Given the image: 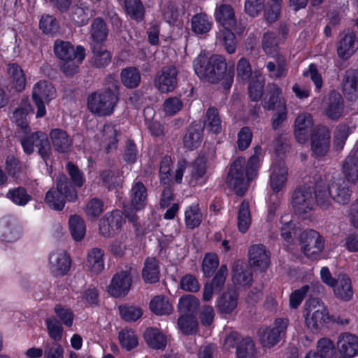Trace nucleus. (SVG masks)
Masks as SVG:
<instances>
[{
    "label": "nucleus",
    "mask_w": 358,
    "mask_h": 358,
    "mask_svg": "<svg viewBox=\"0 0 358 358\" xmlns=\"http://www.w3.org/2000/svg\"><path fill=\"white\" fill-rule=\"evenodd\" d=\"M195 73L208 83H220L225 90H229L233 83L234 69L228 66L225 58L220 55H213L209 58L199 56L194 61Z\"/></svg>",
    "instance_id": "f257e3e1"
},
{
    "label": "nucleus",
    "mask_w": 358,
    "mask_h": 358,
    "mask_svg": "<svg viewBox=\"0 0 358 358\" xmlns=\"http://www.w3.org/2000/svg\"><path fill=\"white\" fill-rule=\"evenodd\" d=\"M261 155L262 148L256 146L255 154L250 157L247 165L243 157H238L231 164L226 182L238 195L242 196L248 188V182L257 176Z\"/></svg>",
    "instance_id": "f03ea898"
},
{
    "label": "nucleus",
    "mask_w": 358,
    "mask_h": 358,
    "mask_svg": "<svg viewBox=\"0 0 358 358\" xmlns=\"http://www.w3.org/2000/svg\"><path fill=\"white\" fill-rule=\"evenodd\" d=\"M54 52L60 60L59 66L66 76H72L78 72L79 65L85 57V48L80 45L74 46L68 41L56 40Z\"/></svg>",
    "instance_id": "7ed1b4c3"
},
{
    "label": "nucleus",
    "mask_w": 358,
    "mask_h": 358,
    "mask_svg": "<svg viewBox=\"0 0 358 358\" xmlns=\"http://www.w3.org/2000/svg\"><path fill=\"white\" fill-rule=\"evenodd\" d=\"M113 89H106L92 94L87 100V106L90 112L99 116L110 115L113 113L118 101V83L113 80Z\"/></svg>",
    "instance_id": "20e7f679"
},
{
    "label": "nucleus",
    "mask_w": 358,
    "mask_h": 358,
    "mask_svg": "<svg viewBox=\"0 0 358 358\" xmlns=\"http://www.w3.org/2000/svg\"><path fill=\"white\" fill-rule=\"evenodd\" d=\"M77 198V192L70 185L67 176L60 174L56 179V188H52L46 193L45 200L50 208L62 210L66 201L74 202Z\"/></svg>",
    "instance_id": "39448f33"
},
{
    "label": "nucleus",
    "mask_w": 358,
    "mask_h": 358,
    "mask_svg": "<svg viewBox=\"0 0 358 358\" xmlns=\"http://www.w3.org/2000/svg\"><path fill=\"white\" fill-rule=\"evenodd\" d=\"M292 206L295 214L306 219L315 208V197L309 186L297 187L292 195Z\"/></svg>",
    "instance_id": "423d86ee"
},
{
    "label": "nucleus",
    "mask_w": 358,
    "mask_h": 358,
    "mask_svg": "<svg viewBox=\"0 0 358 358\" xmlns=\"http://www.w3.org/2000/svg\"><path fill=\"white\" fill-rule=\"evenodd\" d=\"M304 317L306 324L311 331L322 328L329 319L327 308L318 299H311L305 304Z\"/></svg>",
    "instance_id": "0eeeda50"
},
{
    "label": "nucleus",
    "mask_w": 358,
    "mask_h": 358,
    "mask_svg": "<svg viewBox=\"0 0 358 358\" xmlns=\"http://www.w3.org/2000/svg\"><path fill=\"white\" fill-rule=\"evenodd\" d=\"M55 96L56 90L50 83L40 80L34 85L31 97L37 108V118L42 117L46 114L45 104H48Z\"/></svg>",
    "instance_id": "6e6552de"
},
{
    "label": "nucleus",
    "mask_w": 358,
    "mask_h": 358,
    "mask_svg": "<svg viewBox=\"0 0 358 358\" xmlns=\"http://www.w3.org/2000/svg\"><path fill=\"white\" fill-rule=\"evenodd\" d=\"M21 144L24 151L28 155L33 153L34 146H35L38 148V153L45 162L50 158L51 146L47 135L43 131H36L27 135L22 139Z\"/></svg>",
    "instance_id": "1a4fd4ad"
},
{
    "label": "nucleus",
    "mask_w": 358,
    "mask_h": 358,
    "mask_svg": "<svg viewBox=\"0 0 358 358\" xmlns=\"http://www.w3.org/2000/svg\"><path fill=\"white\" fill-rule=\"evenodd\" d=\"M289 321L286 318L276 319L273 326L262 329L259 331V340L264 347L271 348L285 335Z\"/></svg>",
    "instance_id": "9d476101"
},
{
    "label": "nucleus",
    "mask_w": 358,
    "mask_h": 358,
    "mask_svg": "<svg viewBox=\"0 0 358 358\" xmlns=\"http://www.w3.org/2000/svg\"><path fill=\"white\" fill-rule=\"evenodd\" d=\"M301 248L306 256L315 258L324 249V240L315 230L303 231L300 236Z\"/></svg>",
    "instance_id": "9b49d317"
},
{
    "label": "nucleus",
    "mask_w": 358,
    "mask_h": 358,
    "mask_svg": "<svg viewBox=\"0 0 358 358\" xmlns=\"http://www.w3.org/2000/svg\"><path fill=\"white\" fill-rule=\"evenodd\" d=\"M330 130L328 127L319 125L311 135V150L317 157H323L329 151L330 144Z\"/></svg>",
    "instance_id": "f8f14e48"
},
{
    "label": "nucleus",
    "mask_w": 358,
    "mask_h": 358,
    "mask_svg": "<svg viewBox=\"0 0 358 358\" xmlns=\"http://www.w3.org/2000/svg\"><path fill=\"white\" fill-rule=\"evenodd\" d=\"M131 268L117 272L112 278L108 287V293L116 298L127 294L131 285Z\"/></svg>",
    "instance_id": "ddd939ff"
},
{
    "label": "nucleus",
    "mask_w": 358,
    "mask_h": 358,
    "mask_svg": "<svg viewBox=\"0 0 358 358\" xmlns=\"http://www.w3.org/2000/svg\"><path fill=\"white\" fill-rule=\"evenodd\" d=\"M178 71L175 66L164 67L155 78V85L162 93L172 92L177 85Z\"/></svg>",
    "instance_id": "4468645a"
},
{
    "label": "nucleus",
    "mask_w": 358,
    "mask_h": 358,
    "mask_svg": "<svg viewBox=\"0 0 358 358\" xmlns=\"http://www.w3.org/2000/svg\"><path fill=\"white\" fill-rule=\"evenodd\" d=\"M350 184L352 183L344 178H333L329 185L332 199L336 203L340 205H346L350 202L352 192Z\"/></svg>",
    "instance_id": "2eb2a0df"
},
{
    "label": "nucleus",
    "mask_w": 358,
    "mask_h": 358,
    "mask_svg": "<svg viewBox=\"0 0 358 358\" xmlns=\"http://www.w3.org/2000/svg\"><path fill=\"white\" fill-rule=\"evenodd\" d=\"M249 262L251 266L265 271L270 264V252L263 244H255L248 250Z\"/></svg>",
    "instance_id": "dca6fc26"
},
{
    "label": "nucleus",
    "mask_w": 358,
    "mask_h": 358,
    "mask_svg": "<svg viewBox=\"0 0 358 358\" xmlns=\"http://www.w3.org/2000/svg\"><path fill=\"white\" fill-rule=\"evenodd\" d=\"M49 264L55 275H64L70 268L71 259L65 250H57L50 254Z\"/></svg>",
    "instance_id": "f3484780"
},
{
    "label": "nucleus",
    "mask_w": 358,
    "mask_h": 358,
    "mask_svg": "<svg viewBox=\"0 0 358 358\" xmlns=\"http://www.w3.org/2000/svg\"><path fill=\"white\" fill-rule=\"evenodd\" d=\"M339 353L345 358H351L358 353V338L349 332L341 334L337 341Z\"/></svg>",
    "instance_id": "a211bd4d"
},
{
    "label": "nucleus",
    "mask_w": 358,
    "mask_h": 358,
    "mask_svg": "<svg viewBox=\"0 0 358 358\" xmlns=\"http://www.w3.org/2000/svg\"><path fill=\"white\" fill-rule=\"evenodd\" d=\"M313 125L311 115L308 113L299 114L294 122V136L299 143H304L308 139Z\"/></svg>",
    "instance_id": "6ab92c4d"
},
{
    "label": "nucleus",
    "mask_w": 358,
    "mask_h": 358,
    "mask_svg": "<svg viewBox=\"0 0 358 358\" xmlns=\"http://www.w3.org/2000/svg\"><path fill=\"white\" fill-rule=\"evenodd\" d=\"M358 48L355 34L350 30L344 32L337 47L338 55L343 59L350 58Z\"/></svg>",
    "instance_id": "aec40b11"
},
{
    "label": "nucleus",
    "mask_w": 358,
    "mask_h": 358,
    "mask_svg": "<svg viewBox=\"0 0 358 358\" xmlns=\"http://www.w3.org/2000/svg\"><path fill=\"white\" fill-rule=\"evenodd\" d=\"M343 93L348 100L358 99V69H348L342 81Z\"/></svg>",
    "instance_id": "412c9836"
},
{
    "label": "nucleus",
    "mask_w": 358,
    "mask_h": 358,
    "mask_svg": "<svg viewBox=\"0 0 358 358\" xmlns=\"http://www.w3.org/2000/svg\"><path fill=\"white\" fill-rule=\"evenodd\" d=\"M334 295L340 300L349 301L353 296V289L351 279L345 274H339L334 285Z\"/></svg>",
    "instance_id": "4be33fe9"
},
{
    "label": "nucleus",
    "mask_w": 358,
    "mask_h": 358,
    "mask_svg": "<svg viewBox=\"0 0 358 358\" xmlns=\"http://www.w3.org/2000/svg\"><path fill=\"white\" fill-rule=\"evenodd\" d=\"M324 111L326 115L331 120H338L342 116L343 112V100L338 92L332 91L329 93L326 102Z\"/></svg>",
    "instance_id": "5701e85b"
},
{
    "label": "nucleus",
    "mask_w": 358,
    "mask_h": 358,
    "mask_svg": "<svg viewBox=\"0 0 358 358\" xmlns=\"http://www.w3.org/2000/svg\"><path fill=\"white\" fill-rule=\"evenodd\" d=\"M208 178L206 160L203 157H197L190 165L189 184L195 186L203 184Z\"/></svg>",
    "instance_id": "b1692460"
},
{
    "label": "nucleus",
    "mask_w": 358,
    "mask_h": 358,
    "mask_svg": "<svg viewBox=\"0 0 358 358\" xmlns=\"http://www.w3.org/2000/svg\"><path fill=\"white\" fill-rule=\"evenodd\" d=\"M287 174V168L283 163L273 165L270 176V186L274 192L278 193L285 187Z\"/></svg>",
    "instance_id": "393cba45"
},
{
    "label": "nucleus",
    "mask_w": 358,
    "mask_h": 358,
    "mask_svg": "<svg viewBox=\"0 0 358 358\" xmlns=\"http://www.w3.org/2000/svg\"><path fill=\"white\" fill-rule=\"evenodd\" d=\"M215 17L223 28H234L236 25L235 13L231 6L222 3L216 8Z\"/></svg>",
    "instance_id": "a878e982"
},
{
    "label": "nucleus",
    "mask_w": 358,
    "mask_h": 358,
    "mask_svg": "<svg viewBox=\"0 0 358 358\" xmlns=\"http://www.w3.org/2000/svg\"><path fill=\"white\" fill-rule=\"evenodd\" d=\"M131 205L136 210L143 209L148 200L147 189L141 181H134L130 193Z\"/></svg>",
    "instance_id": "bb28decb"
},
{
    "label": "nucleus",
    "mask_w": 358,
    "mask_h": 358,
    "mask_svg": "<svg viewBox=\"0 0 358 358\" xmlns=\"http://www.w3.org/2000/svg\"><path fill=\"white\" fill-rule=\"evenodd\" d=\"M238 304V294L236 292L228 291L224 292L217 300L216 308L221 314H231L236 308Z\"/></svg>",
    "instance_id": "cd10ccee"
},
{
    "label": "nucleus",
    "mask_w": 358,
    "mask_h": 358,
    "mask_svg": "<svg viewBox=\"0 0 358 358\" xmlns=\"http://www.w3.org/2000/svg\"><path fill=\"white\" fill-rule=\"evenodd\" d=\"M0 229L4 241L13 242L20 237V227L13 217H3L1 221Z\"/></svg>",
    "instance_id": "c85d7f7f"
},
{
    "label": "nucleus",
    "mask_w": 358,
    "mask_h": 358,
    "mask_svg": "<svg viewBox=\"0 0 358 358\" xmlns=\"http://www.w3.org/2000/svg\"><path fill=\"white\" fill-rule=\"evenodd\" d=\"M49 136L55 150L58 152H66L72 144L70 136L63 129H53L50 131Z\"/></svg>",
    "instance_id": "c756f323"
},
{
    "label": "nucleus",
    "mask_w": 358,
    "mask_h": 358,
    "mask_svg": "<svg viewBox=\"0 0 358 358\" xmlns=\"http://www.w3.org/2000/svg\"><path fill=\"white\" fill-rule=\"evenodd\" d=\"M93 15V10L87 6L86 2L80 0L71 8V20L79 26L86 24Z\"/></svg>",
    "instance_id": "7c9ffc66"
},
{
    "label": "nucleus",
    "mask_w": 358,
    "mask_h": 358,
    "mask_svg": "<svg viewBox=\"0 0 358 358\" xmlns=\"http://www.w3.org/2000/svg\"><path fill=\"white\" fill-rule=\"evenodd\" d=\"M345 179L355 183L358 180V150L351 152L343 164Z\"/></svg>",
    "instance_id": "2f4dec72"
},
{
    "label": "nucleus",
    "mask_w": 358,
    "mask_h": 358,
    "mask_svg": "<svg viewBox=\"0 0 358 358\" xmlns=\"http://www.w3.org/2000/svg\"><path fill=\"white\" fill-rule=\"evenodd\" d=\"M232 279L235 284L248 285L250 284L252 275L251 268L245 263L236 262L232 270Z\"/></svg>",
    "instance_id": "473e14b6"
},
{
    "label": "nucleus",
    "mask_w": 358,
    "mask_h": 358,
    "mask_svg": "<svg viewBox=\"0 0 358 358\" xmlns=\"http://www.w3.org/2000/svg\"><path fill=\"white\" fill-rule=\"evenodd\" d=\"M203 138V128L201 125H191L183 137L184 146L189 150L197 148Z\"/></svg>",
    "instance_id": "72a5a7b5"
},
{
    "label": "nucleus",
    "mask_w": 358,
    "mask_h": 358,
    "mask_svg": "<svg viewBox=\"0 0 358 358\" xmlns=\"http://www.w3.org/2000/svg\"><path fill=\"white\" fill-rule=\"evenodd\" d=\"M158 261L154 257H148L144 263L142 277L145 282L155 283L159 280Z\"/></svg>",
    "instance_id": "f704fd0d"
},
{
    "label": "nucleus",
    "mask_w": 358,
    "mask_h": 358,
    "mask_svg": "<svg viewBox=\"0 0 358 358\" xmlns=\"http://www.w3.org/2000/svg\"><path fill=\"white\" fill-rule=\"evenodd\" d=\"M144 336L147 344L153 349L163 350L166 345V336L156 328L148 329Z\"/></svg>",
    "instance_id": "c9c22d12"
},
{
    "label": "nucleus",
    "mask_w": 358,
    "mask_h": 358,
    "mask_svg": "<svg viewBox=\"0 0 358 358\" xmlns=\"http://www.w3.org/2000/svg\"><path fill=\"white\" fill-rule=\"evenodd\" d=\"M91 46L92 50V56L90 60L91 65L96 68H104L108 66L112 58L110 52L98 45H91Z\"/></svg>",
    "instance_id": "e433bc0d"
},
{
    "label": "nucleus",
    "mask_w": 358,
    "mask_h": 358,
    "mask_svg": "<svg viewBox=\"0 0 358 358\" xmlns=\"http://www.w3.org/2000/svg\"><path fill=\"white\" fill-rule=\"evenodd\" d=\"M90 34L92 39V45L97 46L106 41L108 36V30L106 23L103 20L96 18L93 20L91 24Z\"/></svg>",
    "instance_id": "4c0bfd02"
},
{
    "label": "nucleus",
    "mask_w": 358,
    "mask_h": 358,
    "mask_svg": "<svg viewBox=\"0 0 358 358\" xmlns=\"http://www.w3.org/2000/svg\"><path fill=\"white\" fill-rule=\"evenodd\" d=\"M251 224V214L250 204L247 201H243L240 205L237 215V227L240 232L246 233Z\"/></svg>",
    "instance_id": "58836bf2"
},
{
    "label": "nucleus",
    "mask_w": 358,
    "mask_h": 358,
    "mask_svg": "<svg viewBox=\"0 0 358 358\" xmlns=\"http://www.w3.org/2000/svg\"><path fill=\"white\" fill-rule=\"evenodd\" d=\"M150 309L157 315H168L172 313L173 306L166 297L159 295L150 301Z\"/></svg>",
    "instance_id": "ea45409f"
},
{
    "label": "nucleus",
    "mask_w": 358,
    "mask_h": 358,
    "mask_svg": "<svg viewBox=\"0 0 358 358\" xmlns=\"http://www.w3.org/2000/svg\"><path fill=\"white\" fill-rule=\"evenodd\" d=\"M103 251L97 248H92L87 255V266L95 273H101L104 268Z\"/></svg>",
    "instance_id": "a19ab883"
},
{
    "label": "nucleus",
    "mask_w": 358,
    "mask_h": 358,
    "mask_svg": "<svg viewBox=\"0 0 358 358\" xmlns=\"http://www.w3.org/2000/svg\"><path fill=\"white\" fill-rule=\"evenodd\" d=\"M192 30L196 34L208 33L212 27L210 17L205 13L194 15L191 20Z\"/></svg>",
    "instance_id": "79ce46f5"
},
{
    "label": "nucleus",
    "mask_w": 358,
    "mask_h": 358,
    "mask_svg": "<svg viewBox=\"0 0 358 358\" xmlns=\"http://www.w3.org/2000/svg\"><path fill=\"white\" fill-rule=\"evenodd\" d=\"M121 81L127 88L137 87L141 83V73L135 67H128L122 70L120 73Z\"/></svg>",
    "instance_id": "37998d69"
},
{
    "label": "nucleus",
    "mask_w": 358,
    "mask_h": 358,
    "mask_svg": "<svg viewBox=\"0 0 358 358\" xmlns=\"http://www.w3.org/2000/svg\"><path fill=\"white\" fill-rule=\"evenodd\" d=\"M266 69L269 72V76L273 78H284L287 75V62L285 58L278 55L275 62H268Z\"/></svg>",
    "instance_id": "c03bdc74"
},
{
    "label": "nucleus",
    "mask_w": 358,
    "mask_h": 358,
    "mask_svg": "<svg viewBox=\"0 0 358 358\" xmlns=\"http://www.w3.org/2000/svg\"><path fill=\"white\" fill-rule=\"evenodd\" d=\"M33 112L31 105L27 101H22L20 106L13 112V120L16 124L22 129H26L28 127L27 115Z\"/></svg>",
    "instance_id": "a18cd8bd"
},
{
    "label": "nucleus",
    "mask_w": 358,
    "mask_h": 358,
    "mask_svg": "<svg viewBox=\"0 0 358 358\" xmlns=\"http://www.w3.org/2000/svg\"><path fill=\"white\" fill-rule=\"evenodd\" d=\"M124 9L131 19L137 22L144 18L145 8L141 0H124Z\"/></svg>",
    "instance_id": "49530a36"
},
{
    "label": "nucleus",
    "mask_w": 358,
    "mask_h": 358,
    "mask_svg": "<svg viewBox=\"0 0 358 358\" xmlns=\"http://www.w3.org/2000/svg\"><path fill=\"white\" fill-rule=\"evenodd\" d=\"M8 71L12 80L13 87L18 92H22L26 85V78L23 70L17 64H10Z\"/></svg>",
    "instance_id": "de8ad7c7"
},
{
    "label": "nucleus",
    "mask_w": 358,
    "mask_h": 358,
    "mask_svg": "<svg viewBox=\"0 0 358 358\" xmlns=\"http://www.w3.org/2000/svg\"><path fill=\"white\" fill-rule=\"evenodd\" d=\"M232 28H222L217 34V39L224 46L226 51L232 54L236 50V41L235 34L231 31Z\"/></svg>",
    "instance_id": "09e8293b"
},
{
    "label": "nucleus",
    "mask_w": 358,
    "mask_h": 358,
    "mask_svg": "<svg viewBox=\"0 0 358 358\" xmlns=\"http://www.w3.org/2000/svg\"><path fill=\"white\" fill-rule=\"evenodd\" d=\"M69 224L73 238L76 241H81L86 233V227L83 219L76 215H71Z\"/></svg>",
    "instance_id": "8fccbe9b"
},
{
    "label": "nucleus",
    "mask_w": 358,
    "mask_h": 358,
    "mask_svg": "<svg viewBox=\"0 0 358 358\" xmlns=\"http://www.w3.org/2000/svg\"><path fill=\"white\" fill-rule=\"evenodd\" d=\"M202 221V214L198 204H193L188 207L185 212V225L188 229H193L198 227Z\"/></svg>",
    "instance_id": "3c124183"
},
{
    "label": "nucleus",
    "mask_w": 358,
    "mask_h": 358,
    "mask_svg": "<svg viewBox=\"0 0 358 358\" xmlns=\"http://www.w3.org/2000/svg\"><path fill=\"white\" fill-rule=\"evenodd\" d=\"M205 127L214 134H219L222 130V121L217 108H209L206 111Z\"/></svg>",
    "instance_id": "603ef678"
},
{
    "label": "nucleus",
    "mask_w": 358,
    "mask_h": 358,
    "mask_svg": "<svg viewBox=\"0 0 358 358\" xmlns=\"http://www.w3.org/2000/svg\"><path fill=\"white\" fill-rule=\"evenodd\" d=\"M117 130L113 124H106L103 129L102 138L108 152L116 148L118 140L117 138Z\"/></svg>",
    "instance_id": "864d4df0"
},
{
    "label": "nucleus",
    "mask_w": 358,
    "mask_h": 358,
    "mask_svg": "<svg viewBox=\"0 0 358 358\" xmlns=\"http://www.w3.org/2000/svg\"><path fill=\"white\" fill-rule=\"evenodd\" d=\"M237 358H255L256 349L254 341L250 337L241 339L236 350Z\"/></svg>",
    "instance_id": "5fc2aeb1"
},
{
    "label": "nucleus",
    "mask_w": 358,
    "mask_h": 358,
    "mask_svg": "<svg viewBox=\"0 0 358 358\" xmlns=\"http://www.w3.org/2000/svg\"><path fill=\"white\" fill-rule=\"evenodd\" d=\"M199 305V300L193 295L188 294L180 298L178 309L182 315H193V313L197 310Z\"/></svg>",
    "instance_id": "6e6d98bb"
},
{
    "label": "nucleus",
    "mask_w": 358,
    "mask_h": 358,
    "mask_svg": "<svg viewBox=\"0 0 358 358\" xmlns=\"http://www.w3.org/2000/svg\"><path fill=\"white\" fill-rule=\"evenodd\" d=\"M281 89L275 84L269 85V98L264 103V108L268 110H275L280 104L286 105L285 101L280 97Z\"/></svg>",
    "instance_id": "4d7b16f0"
},
{
    "label": "nucleus",
    "mask_w": 358,
    "mask_h": 358,
    "mask_svg": "<svg viewBox=\"0 0 358 358\" xmlns=\"http://www.w3.org/2000/svg\"><path fill=\"white\" fill-rule=\"evenodd\" d=\"M280 234L282 238L288 243L293 240V236L296 234V224L291 220L289 215L281 217Z\"/></svg>",
    "instance_id": "13d9d810"
},
{
    "label": "nucleus",
    "mask_w": 358,
    "mask_h": 358,
    "mask_svg": "<svg viewBox=\"0 0 358 358\" xmlns=\"http://www.w3.org/2000/svg\"><path fill=\"white\" fill-rule=\"evenodd\" d=\"M178 326L183 334H194L197 331L198 323L194 315H181L178 319Z\"/></svg>",
    "instance_id": "bf43d9fd"
},
{
    "label": "nucleus",
    "mask_w": 358,
    "mask_h": 358,
    "mask_svg": "<svg viewBox=\"0 0 358 358\" xmlns=\"http://www.w3.org/2000/svg\"><path fill=\"white\" fill-rule=\"evenodd\" d=\"M264 78L261 75H255L249 84L248 90L250 99L254 101H259L263 94Z\"/></svg>",
    "instance_id": "052dcab7"
},
{
    "label": "nucleus",
    "mask_w": 358,
    "mask_h": 358,
    "mask_svg": "<svg viewBox=\"0 0 358 358\" xmlns=\"http://www.w3.org/2000/svg\"><path fill=\"white\" fill-rule=\"evenodd\" d=\"M262 48L269 55L274 56L278 51V39L277 34L273 31L266 32L262 38Z\"/></svg>",
    "instance_id": "680f3d73"
},
{
    "label": "nucleus",
    "mask_w": 358,
    "mask_h": 358,
    "mask_svg": "<svg viewBox=\"0 0 358 358\" xmlns=\"http://www.w3.org/2000/svg\"><path fill=\"white\" fill-rule=\"evenodd\" d=\"M118 338L122 347L127 350L135 348L138 343L137 336L132 329L121 330L119 332Z\"/></svg>",
    "instance_id": "e2e57ef3"
},
{
    "label": "nucleus",
    "mask_w": 358,
    "mask_h": 358,
    "mask_svg": "<svg viewBox=\"0 0 358 358\" xmlns=\"http://www.w3.org/2000/svg\"><path fill=\"white\" fill-rule=\"evenodd\" d=\"M45 322L50 337L55 341H61L63 333L62 323L53 316L46 318Z\"/></svg>",
    "instance_id": "0e129e2a"
},
{
    "label": "nucleus",
    "mask_w": 358,
    "mask_h": 358,
    "mask_svg": "<svg viewBox=\"0 0 358 358\" xmlns=\"http://www.w3.org/2000/svg\"><path fill=\"white\" fill-rule=\"evenodd\" d=\"M314 193L315 202L316 201L317 205L322 209H327L331 205V201L333 200L331 196V191L330 185L328 188H319L317 187Z\"/></svg>",
    "instance_id": "69168bd1"
},
{
    "label": "nucleus",
    "mask_w": 358,
    "mask_h": 358,
    "mask_svg": "<svg viewBox=\"0 0 358 358\" xmlns=\"http://www.w3.org/2000/svg\"><path fill=\"white\" fill-rule=\"evenodd\" d=\"M103 211V203L101 200L97 198L90 199L86 204L85 212L90 220H95Z\"/></svg>",
    "instance_id": "338daca9"
},
{
    "label": "nucleus",
    "mask_w": 358,
    "mask_h": 358,
    "mask_svg": "<svg viewBox=\"0 0 358 358\" xmlns=\"http://www.w3.org/2000/svg\"><path fill=\"white\" fill-rule=\"evenodd\" d=\"M349 135V127L340 124L336 127L334 136V146L336 150H341Z\"/></svg>",
    "instance_id": "774afa93"
}]
</instances>
